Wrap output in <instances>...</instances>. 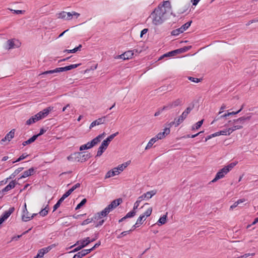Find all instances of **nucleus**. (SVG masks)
<instances>
[{
    "label": "nucleus",
    "mask_w": 258,
    "mask_h": 258,
    "mask_svg": "<svg viewBox=\"0 0 258 258\" xmlns=\"http://www.w3.org/2000/svg\"><path fill=\"white\" fill-rule=\"evenodd\" d=\"M171 9L170 2L169 1H164L154 9L148 19H151L152 22L154 25H160L165 20V15L166 12Z\"/></svg>",
    "instance_id": "1"
},
{
    "label": "nucleus",
    "mask_w": 258,
    "mask_h": 258,
    "mask_svg": "<svg viewBox=\"0 0 258 258\" xmlns=\"http://www.w3.org/2000/svg\"><path fill=\"white\" fill-rule=\"evenodd\" d=\"M251 114L252 113H249L246 116H242L233 120H229L228 124H225L224 126L240 125L243 126L242 125L246 121L249 120L251 119Z\"/></svg>",
    "instance_id": "2"
},
{
    "label": "nucleus",
    "mask_w": 258,
    "mask_h": 258,
    "mask_svg": "<svg viewBox=\"0 0 258 258\" xmlns=\"http://www.w3.org/2000/svg\"><path fill=\"white\" fill-rule=\"evenodd\" d=\"M191 23L192 21H188L185 23L184 25H183L181 27L173 30V31H172L171 33V35L173 36H177L180 33H183L184 31H185L189 28Z\"/></svg>",
    "instance_id": "3"
},
{
    "label": "nucleus",
    "mask_w": 258,
    "mask_h": 258,
    "mask_svg": "<svg viewBox=\"0 0 258 258\" xmlns=\"http://www.w3.org/2000/svg\"><path fill=\"white\" fill-rule=\"evenodd\" d=\"M243 128L242 125H234L232 127H229L226 130L220 131V132H221L220 135H230L233 132L237 130H240Z\"/></svg>",
    "instance_id": "4"
},
{
    "label": "nucleus",
    "mask_w": 258,
    "mask_h": 258,
    "mask_svg": "<svg viewBox=\"0 0 258 258\" xmlns=\"http://www.w3.org/2000/svg\"><path fill=\"white\" fill-rule=\"evenodd\" d=\"M228 169L224 167L220 169L216 174L215 177L212 180L211 182H215L218 179L222 178L224 177L225 175L228 173Z\"/></svg>",
    "instance_id": "5"
},
{
    "label": "nucleus",
    "mask_w": 258,
    "mask_h": 258,
    "mask_svg": "<svg viewBox=\"0 0 258 258\" xmlns=\"http://www.w3.org/2000/svg\"><path fill=\"white\" fill-rule=\"evenodd\" d=\"M157 193L156 190H153L149 191H148L142 196H140L138 199L140 200V201L141 202L143 200L145 199H151L153 196L155 195Z\"/></svg>",
    "instance_id": "6"
},
{
    "label": "nucleus",
    "mask_w": 258,
    "mask_h": 258,
    "mask_svg": "<svg viewBox=\"0 0 258 258\" xmlns=\"http://www.w3.org/2000/svg\"><path fill=\"white\" fill-rule=\"evenodd\" d=\"M15 211L14 207H11L9 209L8 211H5L2 216L0 217V221L3 223L6 220H7L10 216Z\"/></svg>",
    "instance_id": "7"
},
{
    "label": "nucleus",
    "mask_w": 258,
    "mask_h": 258,
    "mask_svg": "<svg viewBox=\"0 0 258 258\" xmlns=\"http://www.w3.org/2000/svg\"><path fill=\"white\" fill-rule=\"evenodd\" d=\"M82 154L83 153L80 152L75 154V155H77L80 156V159L77 160L78 162H84L91 157V155L90 153H86V152H84V154Z\"/></svg>",
    "instance_id": "8"
},
{
    "label": "nucleus",
    "mask_w": 258,
    "mask_h": 258,
    "mask_svg": "<svg viewBox=\"0 0 258 258\" xmlns=\"http://www.w3.org/2000/svg\"><path fill=\"white\" fill-rule=\"evenodd\" d=\"M109 143L107 142L105 140H104L100 146L99 147L98 149V151L97 153V155L96 157H100L102 155L103 153L105 151V150L107 149L108 146L109 145Z\"/></svg>",
    "instance_id": "9"
},
{
    "label": "nucleus",
    "mask_w": 258,
    "mask_h": 258,
    "mask_svg": "<svg viewBox=\"0 0 258 258\" xmlns=\"http://www.w3.org/2000/svg\"><path fill=\"white\" fill-rule=\"evenodd\" d=\"M108 115H107L104 116L102 117L99 118L97 119L96 120L93 121L91 123V124L90 125V128H91L96 125H98L102 124H103L104 123H105V122L106 121V118L107 117V116Z\"/></svg>",
    "instance_id": "10"
},
{
    "label": "nucleus",
    "mask_w": 258,
    "mask_h": 258,
    "mask_svg": "<svg viewBox=\"0 0 258 258\" xmlns=\"http://www.w3.org/2000/svg\"><path fill=\"white\" fill-rule=\"evenodd\" d=\"M81 64V63H78V64H71L70 66H66L64 67H61V68H57L58 72H62L63 71H68L71 70L72 69L77 68L78 67L80 66Z\"/></svg>",
    "instance_id": "11"
},
{
    "label": "nucleus",
    "mask_w": 258,
    "mask_h": 258,
    "mask_svg": "<svg viewBox=\"0 0 258 258\" xmlns=\"http://www.w3.org/2000/svg\"><path fill=\"white\" fill-rule=\"evenodd\" d=\"M122 200L120 198L114 200L109 205H108L107 207L108 209H109L110 211H112L119 205H120L122 203Z\"/></svg>",
    "instance_id": "12"
},
{
    "label": "nucleus",
    "mask_w": 258,
    "mask_h": 258,
    "mask_svg": "<svg viewBox=\"0 0 258 258\" xmlns=\"http://www.w3.org/2000/svg\"><path fill=\"white\" fill-rule=\"evenodd\" d=\"M52 109V107H48L39 112L37 114L40 119L46 117Z\"/></svg>",
    "instance_id": "13"
},
{
    "label": "nucleus",
    "mask_w": 258,
    "mask_h": 258,
    "mask_svg": "<svg viewBox=\"0 0 258 258\" xmlns=\"http://www.w3.org/2000/svg\"><path fill=\"white\" fill-rule=\"evenodd\" d=\"M36 168L34 167H31L28 170L25 171L23 175H22L19 179H21L23 178L27 177L29 176L33 175L35 172Z\"/></svg>",
    "instance_id": "14"
},
{
    "label": "nucleus",
    "mask_w": 258,
    "mask_h": 258,
    "mask_svg": "<svg viewBox=\"0 0 258 258\" xmlns=\"http://www.w3.org/2000/svg\"><path fill=\"white\" fill-rule=\"evenodd\" d=\"M239 113V111L237 110V111H232V112H228L227 113H225L223 115H221L220 116H217L216 117H215L214 120L211 123L212 124L214 122L219 120L220 119H221L222 118L226 117L227 116H228L231 115H235Z\"/></svg>",
    "instance_id": "15"
},
{
    "label": "nucleus",
    "mask_w": 258,
    "mask_h": 258,
    "mask_svg": "<svg viewBox=\"0 0 258 258\" xmlns=\"http://www.w3.org/2000/svg\"><path fill=\"white\" fill-rule=\"evenodd\" d=\"M73 14L70 12H62L59 14V18L66 19L68 20H71L72 19Z\"/></svg>",
    "instance_id": "16"
},
{
    "label": "nucleus",
    "mask_w": 258,
    "mask_h": 258,
    "mask_svg": "<svg viewBox=\"0 0 258 258\" xmlns=\"http://www.w3.org/2000/svg\"><path fill=\"white\" fill-rule=\"evenodd\" d=\"M134 52L132 50H128L121 54L119 57L123 59H128L132 58Z\"/></svg>",
    "instance_id": "17"
},
{
    "label": "nucleus",
    "mask_w": 258,
    "mask_h": 258,
    "mask_svg": "<svg viewBox=\"0 0 258 258\" xmlns=\"http://www.w3.org/2000/svg\"><path fill=\"white\" fill-rule=\"evenodd\" d=\"M90 252V250H88V249H83L81 251L78 252L77 253L75 254L73 258H82L83 256L86 255Z\"/></svg>",
    "instance_id": "18"
},
{
    "label": "nucleus",
    "mask_w": 258,
    "mask_h": 258,
    "mask_svg": "<svg viewBox=\"0 0 258 258\" xmlns=\"http://www.w3.org/2000/svg\"><path fill=\"white\" fill-rule=\"evenodd\" d=\"M38 114L37 113L35 115L31 117L28 120L26 121V124L27 125H31L32 123L36 122V121L40 120Z\"/></svg>",
    "instance_id": "19"
},
{
    "label": "nucleus",
    "mask_w": 258,
    "mask_h": 258,
    "mask_svg": "<svg viewBox=\"0 0 258 258\" xmlns=\"http://www.w3.org/2000/svg\"><path fill=\"white\" fill-rule=\"evenodd\" d=\"M16 184L17 182L15 180H12L8 185L3 189V191L7 192L10 190L11 189H13L15 187Z\"/></svg>",
    "instance_id": "20"
},
{
    "label": "nucleus",
    "mask_w": 258,
    "mask_h": 258,
    "mask_svg": "<svg viewBox=\"0 0 258 258\" xmlns=\"http://www.w3.org/2000/svg\"><path fill=\"white\" fill-rule=\"evenodd\" d=\"M94 241L95 239H90L89 237H87L85 239L78 241L77 242V243H79L80 242L81 245H84V247H85L87 245H88L89 243Z\"/></svg>",
    "instance_id": "21"
},
{
    "label": "nucleus",
    "mask_w": 258,
    "mask_h": 258,
    "mask_svg": "<svg viewBox=\"0 0 258 258\" xmlns=\"http://www.w3.org/2000/svg\"><path fill=\"white\" fill-rule=\"evenodd\" d=\"M110 212V210L108 209L107 206L104 210L101 212H98L97 213L99 214L100 217L101 219L103 217H106Z\"/></svg>",
    "instance_id": "22"
},
{
    "label": "nucleus",
    "mask_w": 258,
    "mask_h": 258,
    "mask_svg": "<svg viewBox=\"0 0 258 258\" xmlns=\"http://www.w3.org/2000/svg\"><path fill=\"white\" fill-rule=\"evenodd\" d=\"M171 103L173 108H175L178 106H181L183 104V101L182 99L178 98L176 100L171 102Z\"/></svg>",
    "instance_id": "23"
},
{
    "label": "nucleus",
    "mask_w": 258,
    "mask_h": 258,
    "mask_svg": "<svg viewBox=\"0 0 258 258\" xmlns=\"http://www.w3.org/2000/svg\"><path fill=\"white\" fill-rule=\"evenodd\" d=\"M177 54H179L178 49H175L173 51H171L170 52H168L165 54H164L163 56H162L160 58V59L163 57H169V56H173L176 55Z\"/></svg>",
    "instance_id": "24"
},
{
    "label": "nucleus",
    "mask_w": 258,
    "mask_h": 258,
    "mask_svg": "<svg viewBox=\"0 0 258 258\" xmlns=\"http://www.w3.org/2000/svg\"><path fill=\"white\" fill-rule=\"evenodd\" d=\"M37 138H36V136H33L31 138H30L28 140L24 141L23 142L22 145L23 146H25L27 145L30 144L34 142Z\"/></svg>",
    "instance_id": "25"
},
{
    "label": "nucleus",
    "mask_w": 258,
    "mask_h": 258,
    "mask_svg": "<svg viewBox=\"0 0 258 258\" xmlns=\"http://www.w3.org/2000/svg\"><path fill=\"white\" fill-rule=\"evenodd\" d=\"M15 129L12 130L9 133H8L5 136V139H8L9 141L13 139L15 135Z\"/></svg>",
    "instance_id": "26"
},
{
    "label": "nucleus",
    "mask_w": 258,
    "mask_h": 258,
    "mask_svg": "<svg viewBox=\"0 0 258 258\" xmlns=\"http://www.w3.org/2000/svg\"><path fill=\"white\" fill-rule=\"evenodd\" d=\"M157 141V140H156V139L154 137L153 138H152L150 141L149 142H148V143L147 144V145L146 146V148H145V150H148V149H149L150 148H151L152 147V146H153V145Z\"/></svg>",
    "instance_id": "27"
},
{
    "label": "nucleus",
    "mask_w": 258,
    "mask_h": 258,
    "mask_svg": "<svg viewBox=\"0 0 258 258\" xmlns=\"http://www.w3.org/2000/svg\"><path fill=\"white\" fill-rule=\"evenodd\" d=\"M8 46L6 47V49H11L13 48L15 46L14 41L13 39H10L7 41Z\"/></svg>",
    "instance_id": "28"
},
{
    "label": "nucleus",
    "mask_w": 258,
    "mask_h": 258,
    "mask_svg": "<svg viewBox=\"0 0 258 258\" xmlns=\"http://www.w3.org/2000/svg\"><path fill=\"white\" fill-rule=\"evenodd\" d=\"M255 66H251L250 68L246 69L245 73L251 76H253L255 74L254 70Z\"/></svg>",
    "instance_id": "29"
},
{
    "label": "nucleus",
    "mask_w": 258,
    "mask_h": 258,
    "mask_svg": "<svg viewBox=\"0 0 258 258\" xmlns=\"http://www.w3.org/2000/svg\"><path fill=\"white\" fill-rule=\"evenodd\" d=\"M100 142V139L97 136L96 138L93 139L91 142H90V144L91 147H94L98 143Z\"/></svg>",
    "instance_id": "30"
},
{
    "label": "nucleus",
    "mask_w": 258,
    "mask_h": 258,
    "mask_svg": "<svg viewBox=\"0 0 258 258\" xmlns=\"http://www.w3.org/2000/svg\"><path fill=\"white\" fill-rule=\"evenodd\" d=\"M191 46H184L183 47L178 49L179 53H182L187 51L191 48Z\"/></svg>",
    "instance_id": "31"
},
{
    "label": "nucleus",
    "mask_w": 258,
    "mask_h": 258,
    "mask_svg": "<svg viewBox=\"0 0 258 258\" xmlns=\"http://www.w3.org/2000/svg\"><path fill=\"white\" fill-rule=\"evenodd\" d=\"M64 199L61 197L57 202V203L53 206V211H55L57 208H58L61 204V203L64 201Z\"/></svg>",
    "instance_id": "32"
},
{
    "label": "nucleus",
    "mask_w": 258,
    "mask_h": 258,
    "mask_svg": "<svg viewBox=\"0 0 258 258\" xmlns=\"http://www.w3.org/2000/svg\"><path fill=\"white\" fill-rule=\"evenodd\" d=\"M48 205H47L44 209H42L39 212V214L40 216L44 217L47 215L48 212Z\"/></svg>",
    "instance_id": "33"
},
{
    "label": "nucleus",
    "mask_w": 258,
    "mask_h": 258,
    "mask_svg": "<svg viewBox=\"0 0 258 258\" xmlns=\"http://www.w3.org/2000/svg\"><path fill=\"white\" fill-rule=\"evenodd\" d=\"M118 132H116L108 137L105 140L109 144L110 142L117 136L118 135Z\"/></svg>",
    "instance_id": "34"
},
{
    "label": "nucleus",
    "mask_w": 258,
    "mask_h": 258,
    "mask_svg": "<svg viewBox=\"0 0 258 258\" xmlns=\"http://www.w3.org/2000/svg\"><path fill=\"white\" fill-rule=\"evenodd\" d=\"M92 148L91 147L90 142H88L86 144L83 145L80 147V151H83L85 150L89 149Z\"/></svg>",
    "instance_id": "35"
},
{
    "label": "nucleus",
    "mask_w": 258,
    "mask_h": 258,
    "mask_svg": "<svg viewBox=\"0 0 258 258\" xmlns=\"http://www.w3.org/2000/svg\"><path fill=\"white\" fill-rule=\"evenodd\" d=\"M37 215V214H33L31 217H29V216H26L24 214L22 217V220L25 222L31 220L32 219H33V217Z\"/></svg>",
    "instance_id": "36"
},
{
    "label": "nucleus",
    "mask_w": 258,
    "mask_h": 258,
    "mask_svg": "<svg viewBox=\"0 0 258 258\" xmlns=\"http://www.w3.org/2000/svg\"><path fill=\"white\" fill-rule=\"evenodd\" d=\"M203 121L204 120L203 119L197 122L194 125L192 126V130L199 129L203 124Z\"/></svg>",
    "instance_id": "37"
},
{
    "label": "nucleus",
    "mask_w": 258,
    "mask_h": 258,
    "mask_svg": "<svg viewBox=\"0 0 258 258\" xmlns=\"http://www.w3.org/2000/svg\"><path fill=\"white\" fill-rule=\"evenodd\" d=\"M55 73H58L57 68H56L52 70H49L45 72H44L40 74L39 75H47V74H51Z\"/></svg>",
    "instance_id": "38"
},
{
    "label": "nucleus",
    "mask_w": 258,
    "mask_h": 258,
    "mask_svg": "<svg viewBox=\"0 0 258 258\" xmlns=\"http://www.w3.org/2000/svg\"><path fill=\"white\" fill-rule=\"evenodd\" d=\"M166 215H163L162 217H161L158 221L159 224L162 225L165 224L166 222Z\"/></svg>",
    "instance_id": "39"
},
{
    "label": "nucleus",
    "mask_w": 258,
    "mask_h": 258,
    "mask_svg": "<svg viewBox=\"0 0 258 258\" xmlns=\"http://www.w3.org/2000/svg\"><path fill=\"white\" fill-rule=\"evenodd\" d=\"M165 135L163 132H160L154 138L157 141L161 140L165 137Z\"/></svg>",
    "instance_id": "40"
},
{
    "label": "nucleus",
    "mask_w": 258,
    "mask_h": 258,
    "mask_svg": "<svg viewBox=\"0 0 258 258\" xmlns=\"http://www.w3.org/2000/svg\"><path fill=\"white\" fill-rule=\"evenodd\" d=\"M136 212L132 210L126 214L124 216V218H128L134 217L136 215Z\"/></svg>",
    "instance_id": "41"
},
{
    "label": "nucleus",
    "mask_w": 258,
    "mask_h": 258,
    "mask_svg": "<svg viewBox=\"0 0 258 258\" xmlns=\"http://www.w3.org/2000/svg\"><path fill=\"white\" fill-rule=\"evenodd\" d=\"M87 202V200L86 199H83L82 201L76 207V210H78L81 208L84 205H85Z\"/></svg>",
    "instance_id": "42"
},
{
    "label": "nucleus",
    "mask_w": 258,
    "mask_h": 258,
    "mask_svg": "<svg viewBox=\"0 0 258 258\" xmlns=\"http://www.w3.org/2000/svg\"><path fill=\"white\" fill-rule=\"evenodd\" d=\"M114 176H115L114 172H113L112 170H110L106 173L105 176V179L108 178L113 177Z\"/></svg>",
    "instance_id": "43"
},
{
    "label": "nucleus",
    "mask_w": 258,
    "mask_h": 258,
    "mask_svg": "<svg viewBox=\"0 0 258 258\" xmlns=\"http://www.w3.org/2000/svg\"><path fill=\"white\" fill-rule=\"evenodd\" d=\"M162 108V110H170L172 108H173L171 102L168 103L166 105L164 106Z\"/></svg>",
    "instance_id": "44"
},
{
    "label": "nucleus",
    "mask_w": 258,
    "mask_h": 258,
    "mask_svg": "<svg viewBox=\"0 0 258 258\" xmlns=\"http://www.w3.org/2000/svg\"><path fill=\"white\" fill-rule=\"evenodd\" d=\"M127 166V163H126L125 164H120V165H119L117 168L118 169V170L119 171V172H121V171H122L125 168H126Z\"/></svg>",
    "instance_id": "45"
},
{
    "label": "nucleus",
    "mask_w": 258,
    "mask_h": 258,
    "mask_svg": "<svg viewBox=\"0 0 258 258\" xmlns=\"http://www.w3.org/2000/svg\"><path fill=\"white\" fill-rule=\"evenodd\" d=\"M145 218V215H141L137 220L136 225H138L139 226L143 223L142 220Z\"/></svg>",
    "instance_id": "46"
},
{
    "label": "nucleus",
    "mask_w": 258,
    "mask_h": 258,
    "mask_svg": "<svg viewBox=\"0 0 258 258\" xmlns=\"http://www.w3.org/2000/svg\"><path fill=\"white\" fill-rule=\"evenodd\" d=\"M152 212V208L151 207V208H149V209H148L146 210V211L142 215H145V216L149 217L151 215Z\"/></svg>",
    "instance_id": "47"
},
{
    "label": "nucleus",
    "mask_w": 258,
    "mask_h": 258,
    "mask_svg": "<svg viewBox=\"0 0 258 258\" xmlns=\"http://www.w3.org/2000/svg\"><path fill=\"white\" fill-rule=\"evenodd\" d=\"M93 218H88L87 219L84 220L82 222L81 225H87L88 224H89V223H91L92 222H93Z\"/></svg>",
    "instance_id": "48"
},
{
    "label": "nucleus",
    "mask_w": 258,
    "mask_h": 258,
    "mask_svg": "<svg viewBox=\"0 0 258 258\" xmlns=\"http://www.w3.org/2000/svg\"><path fill=\"white\" fill-rule=\"evenodd\" d=\"M236 163L232 162L227 166H225V168L228 169V172H229L236 165Z\"/></svg>",
    "instance_id": "49"
},
{
    "label": "nucleus",
    "mask_w": 258,
    "mask_h": 258,
    "mask_svg": "<svg viewBox=\"0 0 258 258\" xmlns=\"http://www.w3.org/2000/svg\"><path fill=\"white\" fill-rule=\"evenodd\" d=\"M236 163L232 162L227 166H225V168L228 169V172H229L236 165Z\"/></svg>",
    "instance_id": "50"
},
{
    "label": "nucleus",
    "mask_w": 258,
    "mask_h": 258,
    "mask_svg": "<svg viewBox=\"0 0 258 258\" xmlns=\"http://www.w3.org/2000/svg\"><path fill=\"white\" fill-rule=\"evenodd\" d=\"M188 79L189 80L191 81V82H195V83H199V82H201V81L202 80V79L196 78H194L192 77H188Z\"/></svg>",
    "instance_id": "51"
},
{
    "label": "nucleus",
    "mask_w": 258,
    "mask_h": 258,
    "mask_svg": "<svg viewBox=\"0 0 258 258\" xmlns=\"http://www.w3.org/2000/svg\"><path fill=\"white\" fill-rule=\"evenodd\" d=\"M72 190L71 189H70L67 192H66L61 197L63 199H65L68 197H69L72 193Z\"/></svg>",
    "instance_id": "52"
},
{
    "label": "nucleus",
    "mask_w": 258,
    "mask_h": 258,
    "mask_svg": "<svg viewBox=\"0 0 258 258\" xmlns=\"http://www.w3.org/2000/svg\"><path fill=\"white\" fill-rule=\"evenodd\" d=\"M84 247V245L80 244V245H79L78 246L76 247L75 249H74L70 252H75L78 251Z\"/></svg>",
    "instance_id": "53"
},
{
    "label": "nucleus",
    "mask_w": 258,
    "mask_h": 258,
    "mask_svg": "<svg viewBox=\"0 0 258 258\" xmlns=\"http://www.w3.org/2000/svg\"><path fill=\"white\" fill-rule=\"evenodd\" d=\"M31 230V229H29V230H27V231H26L24 232L22 234H21V235H17V236H14V237L12 238V240H17L19 238H20L22 236V235H23V234H25V233H26L28 232V231H29V230Z\"/></svg>",
    "instance_id": "54"
},
{
    "label": "nucleus",
    "mask_w": 258,
    "mask_h": 258,
    "mask_svg": "<svg viewBox=\"0 0 258 258\" xmlns=\"http://www.w3.org/2000/svg\"><path fill=\"white\" fill-rule=\"evenodd\" d=\"M170 127L166 125V127L164 130V132H163L164 133L165 136H167L170 134Z\"/></svg>",
    "instance_id": "55"
},
{
    "label": "nucleus",
    "mask_w": 258,
    "mask_h": 258,
    "mask_svg": "<svg viewBox=\"0 0 258 258\" xmlns=\"http://www.w3.org/2000/svg\"><path fill=\"white\" fill-rule=\"evenodd\" d=\"M46 132V130L44 129L43 128H42L40 130L39 133L37 135H35L34 136H36V138H37L39 136L43 135Z\"/></svg>",
    "instance_id": "56"
},
{
    "label": "nucleus",
    "mask_w": 258,
    "mask_h": 258,
    "mask_svg": "<svg viewBox=\"0 0 258 258\" xmlns=\"http://www.w3.org/2000/svg\"><path fill=\"white\" fill-rule=\"evenodd\" d=\"M140 203H141V202L140 201V200L137 199V201L134 204L133 210H134V211H136L135 210L138 208Z\"/></svg>",
    "instance_id": "57"
},
{
    "label": "nucleus",
    "mask_w": 258,
    "mask_h": 258,
    "mask_svg": "<svg viewBox=\"0 0 258 258\" xmlns=\"http://www.w3.org/2000/svg\"><path fill=\"white\" fill-rule=\"evenodd\" d=\"M130 233V231H123L122 232H121L120 233V235H119L118 236H117V238H121L122 237L124 236H125L126 235H127V234H129Z\"/></svg>",
    "instance_id": "58"
},
{
    "label": "nucleus",
    "mask_w": 258,
    "mask_h": 258,
    "mask_svg": "<svg viewBox=\"0 0 258 258\" xmlns=\"http://www.w3.org/2000/svg\"><path fill=\"white\" fill-rule=\"evenodd\" d=\"M91 218H93V222H95L96 221H97V220H98L101 219L99 214H98L97 213H96L94 215V216L93 217H92Z\"/></svg>",
    "instance_id": "59"
},
{
    "label": "nucleus",
    "mask_w": 258,
    "mask_h": 258,
    "mask_svg": "<svg viewBox=\"0 0 258 258\" xmlns=\"http://www.w3.org/2000/svg\"><path fill=\"white\" fill-rule=\"evenodd\" d=\"M101 244L100 241H99L98 242L96 243L94 246H93L91 248L88 249V250H90V252L93 250L95 248L99 247Z\"/></svg>",
    "instance_id": "60"
},
{
    "label": "nucleus",
    "mask_w": 258,
    "mask_h": 258,
    "mask_svg": "<svg viewBox=\"0 0 258 258\" xmlns=\"http://www.w3.org/2000/svg\"><path fill=\"white\" fill-rule=\"evenodd\" d=\"M105 222V220H100L99 222H98L95 225V227H98L99 226H102L103 223H104Z\"/></svg>",
    "instance_id": "61"
},
{
    "label": "nucleus",
    "mask_w": 258,
    "mask_h": 258,
    "mask_svg": "<svg viewBox=\"0 0 258 258\" xmlns=\"http://www.w3.org/2000/svg\"><path fill=\"white\" fill-rule=\"evenodd\" d=\"M163 111L164 110H162V107L158 108V110L155 112V113L154 114V116H157L161 114V113L162 112H163Z\"/></svg>",
    "instance_id": "62"
},
{
    "label": "nucleus",
    "mask_w": 258,
    "mask_h": 258,
    "mask_svg": "<svg viewBox=\"0 0 258 258\" xmlns=\"http://www.w3.org/2000/svg\"><path fill=\"white\" fill-rule=\"evenodd\" d=\"M44 255V253H43V251L41 250V249H39L38 250V253L37 254V257H39L40 258H42V257H43Z\"/></svg>",
    "instance_id": "63"
},
{
    "label": "nucleus",
    "mask_w": 258,
    "mask_h": 258,
    "mask_svg": "<svg viewBox=\"0 0 258 258\" xmlns=\"http://www.w3.org/2000/svg\"><path fill=\"white\" fill-rule=\"evenodd\" d=\"M194 107V105H193L192 106H188L186 108V109L184 110L186 112H187L188 114H189L190 111L193 109Z\"/></svg>",
    "instance_id": "64"
}]
</instances>
